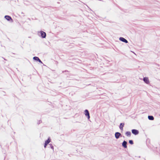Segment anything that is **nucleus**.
Returning a JSON list of instances; mask_svg holds the SVG:
<instances>
[{
  "mask_svg": "<svg viewBox=\"0 0 160 160\" xmlns=\"http://www.w3.org/2000/svg\"><path fill=\"white\" fill-rule=\"evenodd\" d=\"M38 34L39 36H40L42 38H45L46 37V33L43 31H41L39 32H38Z\"/></svg>",
  "mask_w": 160,
  "mask_h": 160,
  "instance_id": "1",
  "label": "nucleus"
},
{
  "mask_svg": "<svg viewBox=\"0 0 160 160\" xmlns=\"http://www.w3.org/2000/svg\"><path fill=\"white\" fill-rule=\"evenodd\" d=\"M115 138L118 139L120 137L122 136V134H121L120 133L117 132H116L115 134Z\"/></svg>",
  "mask_w": 160,
  "mask_h": 160,
  "instance_id": "2",
  "label": "nucleus"
},
{
  "mask_svg": "<svg viewBox=\"0 0 160 160\" xmlns=\"http://www.w3.org/2000/svg\"><path fill=\"white\" fill-rule=\"evenodd\" d=\"M84 112L86 116L87 117L88 119H89L90 118V117L88 111L87 109H86L84 111Z\"/></svg>",
  "mask_w": 160,
  "mask_h": 160,
  "instance_id": "3",
  "label": "nucleus"
},
{
  "mask_svg": "<svg viewBox=\"0 0 160 160\" xmlns=\"http://www.w3.org/2000/svg\"><path fill=\"white\" fill-rule=\"evenodd\" d=\"M132 134L135 135H137L139 133V131L135 129H133L132 130Z\"/></svg>",
  "mask_w": 160,
  "mask_h": 160,
  "instance_id": "4",
  "label": "nucleus"
},
{
  "mask_svg": "<svg viewBox=\"0 0 160 160\" xmlns=\"http://www.w3.org/2000/svg\"><path fill=\"white\" fill-rule=\"evenodd\" d=\"M119 39L120 41L126 43H128V41L126 39L123 37H120L119 38Z\"/></svg>",
  "mask_w": 160,
  "mask_h": 160,
  "instance_id": "5",
  "label": "nucleus"
},
{
  "mask_svg": "<svg viewBox=\"0 0 160 160\" xmlns=\"http://www.w3.org/2000/svg\"><path fill=\"white\" fill-rule=\"evenodd\" d=\"M127 142L125 140H124L122 143V146L124 148H127Z\"/></svg>",
  "mask_w": 160,
  "mask_h": 160,
  "instance_id": "6",
  "label": "nucleus"
},
{
  "mask_svg": "<svg viewBox=\"0 0 160 160\" xmlns=\"http://www.w3.org/2000/svg\"><path fill=\"white\" fill-rule=\"evenodd\" d=\"M143 80L144 82L147 84H148L149 83V81L148 78L146 77L143 78Z\"/></svg>",
  "mask_w": 160,
  "mask_h": 160,
  "instance_id": "7",
  "label": "nucleus"
},
{
  "mask_svg": "<svg viewBox=\"0 0 160 160\" xmlns=\"http://www.w3.org/2000/svg\"><path fill=\"white\" fill-rule=\"evenodd\" d=\"M4 18L8 21H10L11 20L12 21V19L11 17L9 16L6 15L5 16Z\"/></svg>",
  "mask_w": 160,
  "mask_h": 160,
  "instance_id": "8",
  "label": "nucleus"
},
{
  "mask_svg": "<svg viewBox=\"0 0 160 160\" xmlns=\"http://www.w3.org/2000/svg\"><path fill=\"white\" fill-rule=\"evenodd\" d=\"M124 123H122L120 124L119 125V128L121 130H123V127H124Z\"/></svg>",
  "mask_w": 160,
  "mask_h": 160,
  "instance_id": "9",
  "label": "nucleus"
},
{
  "mask_svg": "<svg viewBox=\"0 0 160 160\" xmlns=\"http://www.w3.org/2000/svg\"><path fill=\"white\" fill-rule=\"evenodd\" d=\"M148 118L149 120H153L154 119V118L152 116L148 115Z\"/></svg>",
  "mask_w": 160,
  "mask_h": 160,
  "instance_id": "10",
  "label": "nucleus"
},
{
  "mask_svg": "<svg viewBox=\"0 0 160 160\" xmlns=\"http://www.w3.org/2000/svg\"><path fill=\"white\" fill-rule=\"evenodd\" d=\"M131 132H130L127 131L125 133L126 135L128 137H130L131 135Z\"/></svg>",
  "mask_w": 160,
  "mask_h": 160,
  "instance_id": "11",
  "label": "nucleus"
},
{
  "mask_svg": "<svg viewBox=\"0 0 160 160\" xmlns=\"http://www.w3.org/2000/svg\"><path fill=\"white\" fill-rule=\"evenodd\" d=\"M50 138H49L47 140L45 141V143L48 144L50 142Z\"/></svg>",
  "mask_w": 160,
  "mask_h": 160,
  "instance_id": "12",
  "label": "nucleus"
},
{
  "mask_svg": "<svg viewBox=\"0 0 160 160\" xmlns=\"http://www.w3.org/2000/svg\"><path fill=\"white\" fill-rule=\"evenodd\" d=\"M39 58L38 57L35 56L33 57V59L34 60L38 61L39 60Z\"/></svg>",
  "mask_w": 160,
  "mask_h": 160,
  "instance_id": "13",
  "label": "nucleus"
},
{
  "mask_svg": "<svg viewBox=\"0 0 160 160\" xmlns=\"http://www.w3.org/2000/svg\"><path fill=\"white\" fill-rule=\"evenodd\" d=\"M49 145L50 146V148L52 149L53 151H54V148L52 144H49Z\"/></svg>",
  "mask_w": 160,
  "mask_h": 160,
  "instance_id": "14",
  "label": "nucleus"
},
{
  "mask_svg": "<svg viewBox=\"0 0 160 160\" xmlns=\"http://www.w3.org/2000/svg\"><path fill=\"white\" fill-rule=\"evenodd\" d=\"M129 142L130 144L131 145H132L133 144V142L132 140H129Z\"/></svg>",
  "mask_w": 160,
  "mask_h": 160,
  "instance_id": "15",
  "label": "nucleus"
},
{
  "mask_svg": "<svg viewBox=\"0 0 160 160\" xmlns=\"http://www.w3.org/2000/svg\"><path fill=\"white\" fill-rule=\"evenodd\" d=\"M38 61L40 63H42V61L39 59V60H38Z\"/></svg>",
  "mask_w": 160,
  "mask_h": 160,
  "instance_id": "16",
  "label": "nucleus"
},
{
  "mask_svg": "<svg viewBox=\"0 0 160 160\" xmlns=\"http://www.w3.org/2000/svg\"><path fill=\"white\" fill-rule=\"evenodd\" d=\"M48 144H46V143H44V147L45 148H46V146H47V145Z\"/></svg>",
  "mask_w": 160,
  "mask_h": 160,
  "instance_id": "17",
  "label": "nucleus"
}]
</instances>
